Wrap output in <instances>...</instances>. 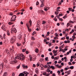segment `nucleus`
<instances>
[{"instance_id":"4","label":"nucleus","mask_w":76,"mask_h":76,"mask_svg":"<svg viewBox=\"0 0 76 76\" xmlns=\"http://www.w3.org/2000/svg\"><path fill=\"white\" fill-rule=\"evenodd\" d=\"M18 62V61L17 60H15L14 61H10V63L12 64H15V63H16Z\"/></svg>"},{"instance_id":"57","label":"nucleus","mask_w":76,"mask_h":76,"mask_svg":"<svg viewBox=\"0 0 76 76\" xmlns=\"http://www.w3.org/2000/svg\"><path fill=\"white\" fill-rule=\"evenodd\" d=\"M59 20H61V21H63V19H62V18H59Z\"/></svg>"},{"instance_id":"55","label":"nucleus","mask_w":76,"mask_h":76,"mask_svg":"<svg viewBox=\"0 0 76 76\" xmlns=\"http://www.w3.org/2000/svg\"><path fill=\"white\" fill-rule=\"evenodd\" d=\"M57 73H58V75H59V74H60V71H57Z\"/></svg>"},{"instance_id":"46","label":"nucleus","mask_w":76,"mask_h":76,"mask_svg":"<svg viewBox=\"0 0 76 76\" xmlns=\"http://www.w3.org/2000/svg\"><path fill=\"white\" fill-rule=\"evenodd\" d=\"M2 29L4 31H6V28L5 27L4 28H2Z\"/></svg>"},{"instance_id":"25","label":"nucleus","mask_w":76,"mask_h":76,"mask_svg":"<svg viewBox=\"0 0 76 76\" xmlns=\"http://www.w3.org/2000/svg\"><path fill=\"white\" fill-rule=\"evenodd\" d=\"M44 6V4L43 3H42V4L41 5L40 7H42Z\"/></svg>"},{"instance_id":"8","label":"nucleus","mask_w":76,"mask_h":76,"mask_svg":"<svg viewBox=\"0 0 76 76\" xmlns=\"http://www.w3.org/2000/svg\"><path fill=\"white\" fill-rule=\"evenodd\" d=\"M18 38L19 40H21V39H22V35H19L18 36Z\"/></svg>"},{"instance_id":"60","label":"nucleus","mask_w":76,"mask_h":76,"mask_svg":"<svg viewBox=\"0 0 76 76\" xmlns=\"http://www.w3.org/2000/svg\"><path fill=\"white\" fill-rule=\"evenodd\" d=\"M56 17H57V18H58V19H59V18H60V17L59 16H58V15H56Z\"/></svg>"},{"instance_id":"7","label":"nucleus","mask_w":76,"mask_h":76,"mask_svg":"<svg viewBox=\"0 0 76 76\" xmlns=\"http://www.w3.org/2000/svg\"><path fill=\"white\" fill-rule=\"evenodd\" d=\"M49 7H45L44 8V9L45 11H47L49 9Z\"/></svg>"},{"instance_id":"47","label":"nucleus","mask_w":76,"mask_h":76,"mask_svg":"<svg viewBox=\"0 0 76 76\" xmlns=\"http://www.w3.org/2000/svg\"><path fill=\"white\" fill-rule=\"evenodd\" d=\"M69 22H70V23H74V22H73V21H70Z\"/></svg>"},{"instance_id":"53","label":"nucleus","mask_w":76,"mask_h":76,"mask_svg":"<svg viewBox=\"0 0 76 76\" xmlns=\"http://www.w3.org/2000/svg\"><path fill=\"white\" fill-rule=\"evenodd\" d=\"M61 63V61L60 60H59L58 62V63L60 64Z\"/></svg>"},{"instance_id":"34","label":"nucleus","mask_w":76,"mask_h":76,"mask_svg":"<svg viewBox=\"0 0 76 76\" xmlns=\"http://www.w3.org/2000/svg\"><path fill=\"white\" fill-rule=\"evenodd\" d=\"M5 27V26L4 25H3L1 27V29H3Z\"/></svg>"},{"instance_id":"3","label":"nucleus","mask_w":76,"mask_h":76,"mask_svg":"<svg viewBox=\"0 0 76 76\" xmlns=\"http://www.w3.org/2000/svg\"><path fill=\"white\" fill-rule=\"evenodd\" d=\"M13 31L15 33H16V32H17V30H16V29L15 28H12L11 29V33H13Z\"/></svg>"},{"instance_id":"30","label":"nucleus","mask_w":76,"mask_h":76,"mask_svg":"<svg viewBox=\"0 0 76 76\" xmlns=\"http://www.w3.org/2000/svg\"><path fill=\"white\" fill-rule=\"evenodd\" d=\"M39 51L38 49H35V52L36 53H38Z\"/></svg>"},{"instance_id":"20","label":"nucleus","mask_w":76,"mask_h":76,"mask_svg":"<svg viewBox=\"0 0 76 76\" xmlns=\"http://www.w3.org/2000/svg\"><path fill=\"white\" fill-rule=\"evenodd\" d=\"M3 75L4 76H7V73L6 72H4Z\"/></svg>"},{"instance_id":"13","label":"nucleus","mask_w":76,"mask_h":76,"mask_svg":"<svg viewBox=\"0 0 76 76\" xmlns=\"http://www.w3.org/2000/svg\"><path fill=\"white\" fill-rule=\"evenodd\" d=\"M19 76H25V74L23 73H20L19 75Z\"/></svg>"},{"instance_id":"32","label":"nucleus","mask_w":76,"mask_h":76,"mask_svg":"<svg viewBox=\"0 0 76 76\" xmlns=\"http://www.w3.org/2000/svg\"><path fill=\"white\" fill-rule=\"evenodd\" d=\"M28 29L29 32H31V30L29 28V27H28Z\"/></svg>"},{"instance_id":"61","label":"nucleus","mask_w":76,"mask_h":76,"mask_svg":"<svg viewBox=\"0 0 76 76\" xmlns=\"http://www.w3.org/2000/svg\"><path fill=\"white\" fill-rule=\"evenodd\" d=\"M29 58L30 61H32V57H29Z\"/></svg>"},{"instance_id":"19","label":"nucleus","mask_w":76,"mask_h":76,"mask_svg":"<svg viewBox=\"0 0 76 76\" xmlns=\"http://www.w3.org/2000/svg\"><path fill=\"white\" fill-rule=\"evenodd\" d=\"M35 71L36 73L37 74L38 73H39V72L38 70V69H36Z\"/></svg>"},{"instance_id":"16","label":"nucleus","mask_w":76,"mask_h":76,"mask_svg":"<svg viewBox=\"0 0 76 76\" xmlns=\"http://www.w3.org/2000/svg\"><path fill=\"white\" fill-rule=\"evenodd\" d=\"M42 66H41L42 68H43V67H44V68H46V67H48V65H45L44 66V65H42Z\"/></svg>"},{"instance_id":"24","label":"nucleus","mask_w":76,"mask_h":76,"mask_svg":"<svg viewBox=\"0 0 76 76\" xmlns=\"http://www.w3.org/2000/svg\"><path fill=\"white\" fill-rule=\"evenodd\" d=\"M29 22L30 26H32V21H31V20H30L29 21Z\"/></svg>"},{"instance_id":"12","label":"nucleus","mask_w":76,"mask_h":76,"mask_svg":"<svg viewBox=\"0 0 76 76\" xmlns=\"http://www.w3.org/2000/svg\"><path fill=\"white\" fill-rule=\"evenodd\" d=\"M16 20L15 19H14L13 18H11L10 19V21L11 22H14V21H15Z\"/></svg>"},{"instance_id":"45","label":"nucleus","mask_w":76,"mask_h":76,"mask_svg":"<svg viewBox=\"0 0 76 76\" xmlns=\"http://www.w3.org/2000/svg\"><path fill=\"white\" fill-rule=\"evenodd\" d=\"M47 64H51V62H48L47 63Z\"/></svg>"},{"instance_id":"18","label":"nucleus","mask_w":76,"mask_h":76,"mask_svg":"<svg viewBox=\"0 0 76 76\" xmlns=\"http://www.w3.org/2000/svg\"><path fill=\"white\" fill-rule=\"evenodd\" d=\"M50 68L51 69H52L53 70H54V69H55V67H54V66H50Z\"/></svg>"},{"instance_id":"26","label":"nucleus","mask_w":76,"mask_h":76,"mask_svg":"<svg viewBox=\"0 0 76 76\" xmlns=\"http://www.w3.org/2000/svg\"><path fill=\"white\" fill-rule=\"evenodd\" d=\"M71 71L70 70H69L68 71V72H67V73L68 75H69V74H70V73Z\"/></svg>"},{"instance_id":"39","label":"nucleus","mask_w":76,"mask_h":76,"mask_svg":"<svg viewBox=\"0 0 76 76\" xmlns=\"http://www.w3.org/2000/svg\"><path fill=\"white\" fill-rule=\"evenodd\" d=\"M53 33H54V31L52 30L50 32V34H53Z\"/></svg>"},{"instance_id":"1","label":"nucleus","mask_w":76,"mask_h":76,"mask_svg":"<svg viewBox=\"0 0 76 76\" xmlns=\"http://www.w3.org/2000/svg\"><path fill=\"white\" fill-rule=\"evenodd\" d=\"M15 58H16L19 60H21L22 61L23 60L25 59V56H24V55H23V54L21 53L20 54V56H19V55H18L17 56L15 57Z\"/></svg>"},{"instance_id":"9","label":"nucleus","mask_w":76,"mask_h":76,"mask_svg":"<svg viewBox=\"0 0 76 76\" xmlns=\"http://www.w3.org/2000/svg\"><path fill=\"white\" fill-rule=\"evenodd\" d=\"M5 53H7L8 54H9L10 53H9V50L7 49H6L5 50Z\"/></svg>"},{"instance_id":"43","label":"nucleus","mask_w":76,"mask_h":76,"mask_svg":"<svg viewBox=\"0 0 76 76\" xmlns=\"http://www.w3.org/2000/svg\"><path fill=\"white\" fill-rule=\"evenodd\" d=\"M45 23H46V22L45 21H43L42 23V24H44Z\"/></svg>"},{"instance_id":"51","label":"nucleus","mask_w":76,"mask_h":76,"mask_svg":"<svg viewBox=\"0 0 76 76\" xmlns=\"http://www.w3.org/2000/svg\"><path fill=\"white\" fill-rule=\"evenodd\" d=\"M63 16L62 14H59V16Z\"/></svg>"},{"instance_id":"37","label":"nucleus","mask_w":76,"mask_h":76,"mask_svg":"<svg viewBox=\"0 0 76 76\" xmlns=\"http://www.w3.org/2000/svg\"><path fill=\"white\" fill-rule=\"evenodd\" d=\"M35 34H36V32H35V31H34L32 35H35Z\"/></svg>"},{"instance_id":"36","label":"nucleus","mask_w":76,"mask_h":76,"mask_svg":"<svg viewBox=\"0 0 76 76\" xmlns=\"http://www.w3.org/2000/svg\"><path fill=\"white\" fill-rule=\"evenodd\" d=\"M15 75V73L14 72H12V76H14Z\"/></svg>"},{"instance_id":"56","label":"nucleus","mask_w":76,"mask_h":76,"mask_svg":"<svg viewBox=\"0 0 76 76\" xmlns=\"http://www.w3.org/2000/svg\"><path fill=\"white\" fill-rule=\"evenodd\" d=\"M68 10H69V11H71V10H72V9L70 8H68Z\"/></svg>"},{"instance_id":"5","label":"nucleus","mask_w":76,"mask_h":76,"mask_svg":"<svg viewBox=\"0 0 76 76\" xmlns=\"http://www.w3.org/2000/svg\"><path fill=\"white\" fill-rule=\"evenodd\" d=\"M38 12L39 13H42V14H43L45 13L44 11H43V10H38Z\"/></svg>"},{"instance_id":"22","label":"nucleus","mask_w":76,"mask_h":76,"mask_svg":"<svg viewBox=\"0 0 76 76\" xmlns=\"http://www.w3.org/2000/svg\"><path fill=\"white\" fill-rule=\"evenodd\" d=\"M20 65H19L17 67H16V68L17 69H19V68H20Z\"/></svg>"},{"instance_id":"38","label":"nucleus","mask_w":76,"mask_h":76,"mask_svg":"<svg viewBox=\"0 0 76 76\" xmlns=\"http://www.w3.org/2000/svg\"><path fill=\"white\" fill-rule=\"evenodd\" d=\"M26 49H22V51L23 52H25V51H26Z\"/></svg>"},{"instance_id":"40","label":"nucleus","mask_w":76,"mask_h":76,"mask_svg":"<svg viewBox=\"0 0 76 76\" xmlns=\"http://www.w3.org/2000/svg\"><path fill=\"white\" fill-rule=\"evenodd\" d=\"M54 20L55 21H56H56H57V19H56V17H55V18H54Z\"/></svg>"},{"instance_id":"49","label":"nucleus","mask_w":76,"mask_h":76,"mask_svg":"<svg viewBox=\"0 0 76 76\" xmlns=\"http://www.w3.org/2000/svg\"><path fill=\"white\" fill-rule=\"evenodd\" d=\"M68 64H69V65H72V63L70 62H69L68 63Z\"/></svg>"},{"instance_id":"27","label":"nucleus","mask_w":76,"mask_h":76,"mask_svg":"<svg viewBox=\"0 0 76 76\" xmlns=\"http://www.w3.org/2000/svg\"><path fill=\"white\" fill-rule=\"evenodd\" d=\"M40 64V63L39 62H38L37 63V67H38V66H39Z\"/></svg>"},{"instance_id":"15","label":"nucleus","mask_w":76,"mask_h":76,"mask_svg":"<svg viewBox=\"0 0 76 76\" xmlns=\"http://www.w3.org/2000/svg\"><path fill=\"white\" fill-rule=\"evenodd\" d=\"M75 32V31H74V30H73V29H72V31H71L70 32L69 34H72V33H73V32Z\"/></svg>"},{"instance_id":"52","label":"nucleus","mask_w":76,"mask_h":76,"mask_svg":"<svg viewBox=\"0 0 76 76\" xmlns=\"http://www.w3.org/2000/svg\"><path fill=\"white\" fill-rule=\"evenodd\" d=\"M46 72H45L44 73H43V75H44V76H45L46 75Z\"/></svg>"},{"instance_id":"42","label":"nucleus","mask_w":76,"mask_h":76,"mask_svg":"<svg viewBox=\"0 0 76 76\" xmlns=\"http://www.w3.org/2000/svg\"><path fill=\"white\" fill-rule=\"evenodd\" d=\"M3 38H4V39H5V37H6V34H4V36H3Z\"/></svg>"},{"instance_id":"23","label":"nucleus","mask_w":76,"mask_h":76,"mask_svg":"<svg viewBox=\"0 0 76 76\" xmlns=\"http://www.w3.org/2000/svg\"><path fill=\"white\" fill-rule=\"evenodd\" d=\"M58 11H55V13L56 15H57L58 14Z\"/></svg>"},{"instance_id":"50","label":"nucleus","mask_w":76,"mask_h":76,"mask_svg":"<svg viewBox=\"0 0 76 76\" xmlns=\"http://www.w3.org/2000/svg\"><path fill=\"white\" fill-rule=\"evenodd\" d=\"M69 25H70V24H69V23H67L66 25L67 27H68V26H69Z\"/></svg>"},{"instance_id":"17","label":"nucleus","mask_w":76,"mask_h":76,"mask_svg":"<svg viewBox=\"0 0 76 76\" xmlns=\"http://www.w3.org/2000/svg\"><path fill=\"white\" fill-rule=\"evenodd\" d=\"M53 54H56V53H57V50H56V51L54 50H53Z\"/></svg>"},{"instance_id":"63","label":"nucleus","mask_w":76,"mask_h":76,"mask_svg":"<svg viewBox=\"0 0 76 76\" xmlns=\"http://www.w3.org/2000/svg\"><path fill=\"white\" fill-rule=\"evenodd\" d=\"M60 57H63V55H61L60 56Z\"/></svg>"},{"instance_id":"28","label":"nucleus","mask_w":76,"mask_h":76,"mask_svg":"<svg viewBox=\"0 0 76 76\" xmlns=\"http://www.w3.org/2000/svg\"><path fill=\"white\" fill-rule=\"evenodd\" d=\"M46 71L47 72H48V73H49L50 71H51V70L49 69H48L46 70Z\"/></svg>"},{"instance_id":"29","label":"nucleus","mask_w":76,"mask_h":76,"mask_svg":"<svg viewBox=\"0 0 76 76\" xmlns=\"http://www.w3.org/2000/svg\"><path fill=\"white\" fill-rule=\"evenodd\" d=\"M67 16V14H66L63 17V18H64V19H65V18H66V17Z\"/></svg>"},{"instance_id":"2","label":"nucleus","mask_w":76,"mask_h":76,"mask_svg":"<svg viewBox=\"0 0 76 76\" xmlns=\"http://www.w3.org/2000/svg\"><path fill=\"white\" fill-rule=\"evenodd\" d=\"M16 40V37H15V36H13L12 37L10 41V42L11 44H13L14 43V42Z\"/></svg>"},{"instance_id":"33","label":"nucleus","mask_w":76,"mask_h":76,"mask_svg":"<svg viewBox=\"0 0 76 76\" xmlns=\"http://www.w3.org/2000/svg\"><path fill=\"white\" fill-rule=\"evenodd\" d=\"M70 68L71 69H73L74 68V67H73V66H70Z\"/></svg>"},{"instance_id":"10","label":"nucleus","mask_w":76,"mask_h":76,"mask_svg":"<svg viewBox=\"0 0 76 76\" xmlns=\"http://www.w3.org/2000/svg\"><path fill=\"white\" fill-rule=\"evenodd\" d=\"M23 73L24 74V76H27V75H28V74H29V73L27 72H24Z\"/></svg>"},{"instance_id":"14","label":"nucleus","mask_w":76,"mask_h":76,"mask_svg":"<svg viewBox=\"0 0 76 76\" xmlns=\"http://www.w3.org/2000/svg\"><path fill=\"white\" fill-rule=\"evenodd\" d=\"M12 18L16 19V15H13L12 16Z\"/></svg>"},{"instance_id":"58","label":"nucleus","mask_w":76,"mask_h":76,"mask_svg":"<svg viewBox=\"0 0 76 76\" xmlns=\"http://www.w3.org/2000/svg\"><path fill=\"white\" fill-rule=\"evenodd\" d=\"M50 73H48V74H46V76H49V75H50Z\"/></svg>"},{"instance_id":"44","label":"nucleus","mask_w":76,"mask_h":76,"mask_svg":"<svg viewBox=\"0 0 76 76\" xmlns=\"http://www.w3.org/2000/svg\"><path fill=\"white\" fill-rule=\"evenodd\" d=\"M31 39H32V40H35V38L34 37H31Z\"/></svg>"},{"instance_id":"54","label":"nucleus","mask_w":76,"mask_h":76,"mask_svg":"<svg viewBox=\"0 0 76 76\" xmlns=\"http://www.w3.org/2000/svg\"><path fill=\"white\" fill-rule=\"evenodd\" d=\"M43 61V58H41L40 59V61Z\"/></svg>"},{"instance_id":"41","label":"nucleus","mask_w":76,"mask_h":76,"mask_svg":"<svg viewBox=\"0 0 76 76\" xmlns=\"http://www.w3.org/2000/svg\"><path fill=\"white\" fill-rule=\"evenodd\" d=\"M54 59L55 60H58V58L57 57H55Z\"/></svg>"},{"instance_id":"59","label":"nucleus","mask_w":76,"mask_h":76,"mask_svg":"<svg viewBox=\"0 0 76 76\" xmlns=\"http://www.w3.org/2000/svg\"><path fill=\"white\" fill-rule=\"evenodd\" d=\"M0 37L1 39H3V37H2V36L0 35Z\"/></svg>"},{"instance_id":"6","label":"nucleus","mask_w":76,"mask_h":76,"mask_svg":"<svg viewBox=\"0 0 76 76\" xmlns=\"http://www.w3.org/2000/svg\"><path fill=\"white\" fill-rule=\"evenodd\" d=\"M22 66L24 69H28V66L27 65L25 66L24 64H23Z\"/></svg>"},{"instance_id":"21","label":"nucleus","mask_w":76,"mask_h":76,"mask_svg":"<svg viewBox=\"0 0 76 76\" xmlns=\"http://www.w3.org/2000/svg\"><path fill=\"white\" fill-rule=\"evenodd\" d=\"M13 23H11L10 22H8V24L9 25H12V24H13Z\"/></svg>"},{"instance_id":"64","label":"nucleus","mask_w":76,"mask_h":76,"mask_svg":"<svg viewBox=\"0 0 76 76\" xmlns=\"http://www.w3.org/2000/svg\"><path fill=\"white\" fill-rule=\"evenodd\" d=\"M53 76H56V74H55V73H54L53 74Z\"/></svg>"},{"instance_id":"35","label":"nucleus","mask_w":76,"mask_h":76,"mask_svg":"<svg viewBox=\"0 0 76 76\" xmlns=\"http://www.w3.org/2000/svg\"><path fill=\"white\" fill-rule=\"evenodd\" d=\"M10 15L11 16H12V15H13V13L12 12H10Z\"/></svg>"},{"instance_id":"48","label":"nucleus","mask_w":76,"mask_h":76,"mask_svg":"<svg viewBox=\"0 0 76 76\" xmlns=\"http://www.w3.org/2000/svg\"><path fill=\"white\" fill-rule=\"evenodd\" d=\"M55 35H56V37H58V34H57V33H55Z\"/></svg>"},{"instance_id":"62","label":"nucleus","mask_w":76,"mask_h":76,"mask_svg":"<svg viewBox=\"0 0 76 76\" xmlns=\"http://www.w3.org/2000/svg\"><path fill=\"white\" fill-rule=\"evenodd\" d=\"M7 35H10V33H9V31H8L7 32Z\"/></svg>"},{"instance_id":"11","label":"nucleus","mask_w":76,"mask_h":76,"mask_svg":"<svg viewBox=\"0 0 76 76\" xmlns=\"http://www.w3.org/2000/svg\"><path fill=\"white\" fill-rule=\"evenodd\" d=\"M4 66V64H3V63H2V64H0V68H2V69H3V68Z\"/></svg>"},{"instance_id":"31","label":"nucleus","mask_w":76,"mask_h":76,"mask_svg":"<svg viewBox=\"0 0 76 76\" xmlns=\"http://www.w3.org/2000/svg\"><path fill=\"white\" fill-rule=\"evenodd\" d=\"M14 48V46H13L12 47V49H10V51H11V50H12V51H13V49Z\"/></svg>"}]
</instances>
